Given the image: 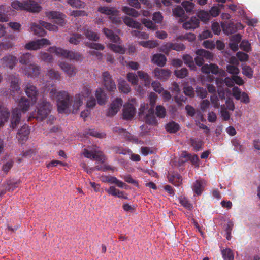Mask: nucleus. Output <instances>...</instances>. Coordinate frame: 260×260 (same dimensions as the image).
Instances as JSON below:
<instances>
[{"label": "nucleus", "instance_id": "obj_41", "mask_svg": "<svg viewBox=\"0 0 260 260\" xmlns=\"http://www.w3.org/2000/svg\"><path fill=\"white\" fill-rule=\"evenodd\" d=\"M139 44L144 47L148 48H153L158 45L157 41L153 40L140 41Z\"/></svg>", "mask_w": 260, "mask_h": 260}, {"label": "nucleus", "instance_id": "obj_37", "mask_svg": "<svg viewBox=\"0 0 260 260\" xmlns=\"http://www.w3.org/2000/svg\"><path fill=\"white\" fill-rule=\"evenodd\" d=\"M9 115V113L7 108L0 107V126L7 121Z\"/></svg>", "mask_w": 260, "mask_h": 260}, {"label": "nucleus", "instance_id": "obj_62", "mask_svg": "<svg viewBox=\"0 0 260 260\" xmlns=\"http://www.w3.org/2000/svg\"><path fill=\"white\" fill-rule=\"evenodd\" d=\"M182 5L187 12L192 11L194 7V4L193 3L188 1L183 2Z\"/></svg>", "mask_w": 260, "mask_h": 260}, {"label": "nucleus", "instance_id": "obj_29", "mask_svg": "<svg viewBox=\"0 0 260 260\" xmlns=\"http://www.w3.org/2000/svg\"><path fill=\"white\" fill-rule=\"evenodd\" d=\"M206 185V182L204 180H196L193 183L192 189L197 195H200L203 191Z\"/></svg>", "mask_w": 260, "mask_h": 260}, {"label": "nucleus", "instance_id": "obj_11", "mask_svg": "<svg viewBox=\"0 0 260 260\" xmlns=\"http://www.w3.org/2000/svg\"><path fill=\"white\" fill-rule=\"evenodd\" d=\"M83 154L85 157L91 159H94L98 162L104 164L105 161V157L103 155L102 153L99 150L94 149L89 151L85 149L83 152Z\"/></svg>", "mask_w": 260, "mask_h": 260}, {"label": "nucleus", "instance_id": "obj_17", "mask_svg": "<svg viewBox=\"0 0 260 260\" xmlns=\"http://www.w3.org/2000/svg\"><path fill=\"white\" fill-rule=\"evenodd\" d=\"M185 49V46L182 43H167L164 44L160 48V51L165 53H168L171 50L177 51H182Z\"/></svg>", "mask_w": 260, "mask_h": 260}, {"label": "nucleus", "instance_id": "obj_23", "mask_svg": "<svg viewBox=\"0 0 260 260\" xmlns=\"http://www.w3.org/2000/svg\"><path fill=\"white\" fill-rule=\"evenodd\" d=\"M221 26L223 31L228 34H232L238 30L242 29L244 27L243 25L240 23H237L235 25L233 23H230L226 27H225L224 24H222Z\"/></svg>", "mask_w": 260, "mask_h": 260}, {"label": "nucleus", "instance_id": "obj_35", "mask_svg": "<svg viewBox=\"0 0 260 260\" xmlns=\"http://www.w3.org/2000/svg\"><path fill=\"white\" fill-rule=\"evenodd\" d=\"M138 75L140 77V79L143 82L145 86H149L151 80L147 73L142 71H139L138 72Z\"/></svg>", "mask_w": 260, "mask_h": 260}, {"label": "nucleus", "instance_id": "obj_50", "mask_svg": "<svg viewBox=\"0 0 260 260\" xmlns=\"http://www.w3.org/2000/svg\"><path fill=\"white\" fill-rule=\"evenodd\" d=\"M222 254L224 260H234V255L230 249L227 248L223 250Z\"/></svg>", "mask_w": 260, "mask_h": 260}, {"label": "nucleus", "instance_id": "obj_4", "mask_svg": "<svg viewBox=\"0 0 260 260\" xmlns=\"http://www.w3.org/2000/svg\"><path fill=\"white\" fill-rule=\"evenodd\" d=\"M51 109L50 104L46 101L42 99L38 103L37 111L33 114L32 116L38 120H42L45 118L47 117V122L51 124L54 120V117L52 115H49Z\"/></svg>", "mask_w": 260, "mask_h": 260}, {"label": "nucleus", "instance_id": "obj_20", "mask_svg": "<svg viewBox=\"0 0 260 260\" xmlns=\"http://www.w3.org/2000/svg\"><path fill=\"white\" fill-rule=\"evenodd\" d=\"M136 112V108L133 104L126 103L123 106V117L125 119H130L135 115Z\"/></svg>", "mask_w": 260, "mask_h": 260}, {"label": "nucleus", "instance_id": "obj_31", "mask_svg": "<svg viewBox=\"0 0 260 260\" xmlns=\"http://www.w3.org/2000/svg\"><path fill=\"white\" fill-rule=\"evenodd\" d=\"M199 20L196 17L191 18L189 20L186 21L183 24L184 29H194L199 26Z\"/></svg>", "mask_w": 260, "mask_h": 260}, {"label": "nucleus", "instance_id": "obj_15", "mask_svg": "<svg viewBox=\"0 0 260 260\" xmlns=\"http://www.w3.org/2000/svg\"><path fill=\"white\" fill-rule=\"evenodd\" d=\"M102 79L104 85L107 90L112 91L116 89V85L108 72L103 73Z\"/></svg>", "mask_w": 260, "mask_h": 260}, {"label": "nucleus", "instance_id": "obj_9", "mask_svg": "<svg viewBox=\"0 0 260 260\" xmlns=\"http://www.w3.org/2000/svg\"><path fill=\"white\" fill-rule=\"evenodd\" d=\"M98 11L102 14L109 15V19L115 24H121V19L119 11L114 8L100 7Z\"/></svg>", "mask_w": 260, "mask_h": 260}, {"label": "nucleus", "instance_id": "obj_3", "mask_svg": "<svg viewBox=\"0 0 260 260\" xmlns=\"http://www.w3.org/2000/svg\"><path fill=\"white\" fill-rule=\"evenodd\" d=\"M150 102L151 106L150 107L148 104L143 103L141 105L139 114L141 117H143L146 122L150 124H155L157 122L156 119L153 107L157 99L156 95L151 92L149 96Z\"/></svg>", "mask_w": 260, "mask_h": 260}, {"label": "nucleus", "instance_id": "obj_51", "mask_svg": "<svg viewBox=\"0 0 260 260\" xmlns=\"http://www.w3.org/2000/svg\"><path fill=\"white\" fill-rule=\"evenodd\" d=\"M190 143L194 151H198L201 149L202 146V142L197 139H190Z\"/></svg>", "mask_w": 260, "mask_h": 260}, {"label": "nucleus", "instance_id": "obj_48", "mask_svg": "<svg viewBox=\"0 0 260 260\" xmlns=\"http://www.w3.org/2000/svg\"><path fill=\"white\" fill-rule=\"evenodd\" d=\"M183 60L191 70H194L196 68L192 57L189 55H185L183 56Z\"/></svg>", "mask_w": 260, "mask_h": 260}, {"label": "nucleus", "instance_id": "obj_64", "mask_svg": "<svg viewBox=\"0 0 260 260\" xmlns=\"http://www.w3.org/2000/svg\"><path fill=\"white\" fill-rule=\"evenodd\" d=\"M242 73L249 78H252L253 76V71L251 68L248 66H244L242 67Z\"/></svg>", "mask_w": 260, "mask_h": 260}, {"label": "nucleus", "instance_id": "obj_52", "mask_svg": "<svg viewBox=\"0 0 260 260\" xmlns=\"http://www.w3.org/2000/svg\"><path fill=\"white\" fill-rule=\"evenodd\" d=\"M179 203L184 207L187 209L188 210H191L192 208V206L190 203H189L188 201L186 198L183 196H180L178 198Z\"/></svg>", "mask_w": 260, "mask_h": 260}, {"label": "nucleus", "instance_id": "obj_60", "mask_svg": "<svg viewBox=\"0 0 260 260\" xmlns=\"http://www.w3.org/2000/svg\"><path fill=\"white\" fill-rule=\"evenodd\" d=\"M198 16L200 19L204 22L208 21L210 17L209 13L203 10L200 11L198 13Z\"/></svg>", "mask_w": 260, "mask_h": 260}, {"label": "nucleus", "instance_id": "obj_25", "mask_svg": "<svg viewBox=\"0 0 260 260\" xmlns=\"http://www.w3.org/2000/svg\"><path fill=\"white\" fill-rule=\"evenodd\" d=\"M25 92L27 95L30 98L33 102H36L39 96L36 87L31 85L28 84L25 88Z\"/></svg>", "mask_w": 260, "mask_h": 260}, {"label": "nucleus", "instance_id": "obj_40", "mask_svg": "<svg viewBox=\"0 0 260 260\" xmlns=\"http://www.w3.org/2000/svg\"><path fill=\"white\" fill-rule=\"evenodd\" d=\"M122 11L126 14L135 17H137L140 15V13L137 11L127 6L122 7Z\"/></svg>", "mask_w": 260, "mask_h": 260}, {"label": "nucleus", "instance_id": "obj_44", "mask_svg": "<svg viewBox=\"0 0 260 260\" xmlns=\"http://www.w3.org/2000/svg\"><path fill=\"white\" fill-rule=\"evenodd\" d=\"M196 54L198 56H202L204 58L211 59L213 58L212 54L204 49H199L196 51Z\"/></svg>", "mask_w": 260, "mask_h": 260}, {"label": "nucleus", "instance_id": "obj_12", "mask_svg": "<svg viewBox=\"0 0 260 260\" xmlns=\"http://www.w3.org/2000/svg\"><path fill=\"white\" fill-rule=\"evenodd\" d=\"M224 83L228 87H232L234 85V81L233 80V76L231 78L226 77L223 80L222 78H218L216 80V83L218 87V92L219 96L221 99L224 98V92L222 90V85Z\"/></svg>", "mask_w": 260, "mask_h": 260}, {"label": "nucleus", "instance_id": "obj_19", "mask_svg": "<svg viewBox=\"0 0 260 260\" xmlns=\"http://www.w3.org/2000/svg\"><path fill=\"white\" fill-rule=\"evenodd\" d=\"M30 31L32 32L35 35L42 37L44 36L46 32L44 30V27L40 24V20L38 23L31 22L29 24Z\"/></svg>", "mask_w": 260, "mask_h": 260}, {"label": "nucleus", "instance_id": "obj_54", "mask_svg": "<svg viewBox=\"0 0 260 260\" xmlns=\"http://www.w3.org/2000/svg\"><path fill=\"white\" fill-rule=\"evenodd\" d=\"M127 79L131 83L132 85H137L138 82V78L136 74L133 73H128L127 74Z\"/></svg>", "mask_w": 260, "mask_h": 260}, {"label": "nucleus", "instance_id": "obj_46", "mask_svg": "<svg viewBox=\"0 0 260 260\" xmlns=\"http://www.w3.org/2000/svg\"><path fill=\"white\" fill-rule=\"evenodd\" d=\"M84 33L86 37L90 40L96 41L99 39V36L97 34L88 29H85Z\"/></svg>", "mask_w": 260, "mask_h": 260}, {"label": "nucleus", "instance_id": "obj_59", "mask_svg": "<svg viewBox=\"0 0 260 260\" xmlns=\"http://www.w3.org/2000/svg\"><path fill=\"white\" fill-rule=\"evenodd\" d=\"M240 47L241 49L246 52H249L251 50L250 44L246 40L242 41L240 44Z\"/></svg>", "mask_w": 260, "mask_h": 260}, {"label": "nucleus", "instance_id": "obj_30", "mask_svg": "<svg viewBox=\"0 0 260 260\" xmlns=\"http://www.w3.org/2000/svg\"><path fill=\"white\" fill-rule=\"evenodd\" d=\"M173 92L176 94L175 96V102L178 104V105H181L183 102H185L186 98L183 95L180 96L179 95L180 89L178 85L176 83H173Z\"/></svg>", "mask_w": 260, "mask_h": 260}, {"label": "nucleus", "instance_id": "obj_33", "mask_svg": "<svg viewBox=\"0 0 260 260\" xmlns=\"http://www.w3.org/2000/svg\"><path fill=\"white\" fill-rule=\"evenodd\" d=\"M95 96L99 105L104 104L107 99V97L105 92L100 88H98L95 93Z\"/></svg>", "mask_w": 260, "mask_h": 260}, {"label": "nucleus", "instance_id": "obj_32", "mask_svg": "<svg viewBox=\"0 0 260 260\" xmlns=\"http://www.w3.org/2000/svg\"><path fill=\"white\" fill-rule=\"evenodd\" d=\"M60 68L69 76H74L76 73V70L72 66L64 62L59 63Z\"/></svg>", "mask_w": 260, "mask_h": 260}, {"label": "nucleus", "instance_id": "obj_13", "mask_svg": "<svg viewBox=\"0 0 260 260\" xmlns=\"http://www.w3.org/2000/svg\"><path fill=\"white\" fill-rule=\"evenodd\" d=\"M50 42L47 39H38L31 41L25 45V48L28 50H37L42 47L50 45Z\"/></svg>", "mask_w": 260, "mask_h": 260}, {"label": "nucleus", "instance_id": "obj_43", "mask_svg": "<svg viewBox=\"0 0 260 260\" xmlns=\"http://www.w3.org/2000/svg\"><path fill=\"white\" fill-rule=\"evenodd\" d=\"M40 24L44 28L50 31L56 32L58 30V27L54 24H52L42 20H40Z\"/></svg>", "mask_w": 260, "mask_h": 260}, {"label": "nucleus", "instance_id": "obj_53", "mask_svg": "<svg viewBox=\"0 0 260 260\" xmlns=\"http://www.w3.org/2000/svg\"><path fill=\"white\" fill-rule=\"evenodd\" d=\"M220 114L223 120L227 121L230 119V114L229 112L227 111V109L224 105H221L220 110Z\"/></svg>", "mask_w": 260, "mask_h": 260}, {"label": "nucleus", "instance_id": "obj_58", "mask_svg": "<svg viewBox=\"0 0 260 260\" xmlns=\"http://www.w3.org/2000/svg\"><path fill=\"white\" fill-rule=\"evenodd\" d=\"M132 34L133 36H135L140 39H147L149 38L148 34L145 32L134 30L132 32Z\"/></svg>", "mask_w": 260, "mask_h": 260}, {"label": "nucleus", "instance_id": "obj_56", "mask_svg": "<svg viewBox=\"0 0 260 260\" xmlns=\"http://www.w3.org/2000/svg\"><path fill=\"white\" fill-rule=\"evenodd\" d=\"M59 77V74L57 72L53 70H50L46 75V78H49L51 80L58 79Z\"/></svg>", "mask_w": 260, "mask_h": 260}, {"label": "nucleus", "instance_id": "obj_49", "mask_svg": "<svg viewBox=\"0 0 260 260\" xmlns=\"http://www.w3.org/2000/svg\"><path fill=\"white\" fill-rule=\"evenodd\" d=\"M169 181L175 186H179L182 183V178L180 175L176 174L169 178Z\"/></svg>", "mask_w": 260, "mask_h": 260}, {"label": "nucleus", "instance_id": "obj_7", "mask_svg": "<svg viewBox=\"0 0 260 260\" xmlns=\"http://www.w3.org/2000/svg\"><path fill=\"white\" fill-rule=\"evenodd\" d=\"M48 51L50 53L54 54L58 57L79 60L81 59V55L78 53L68 50L63 49L60 47L55 46L50 47Z\"/></svg>", "mask_w": 260, "mask_h": 260}, {"label": "nucleus", "instance_id": "obj_16", "mask_svg": "<svg viewBox=\"0 0 260 260\" xmlns=\"http://www.w3.org/2000/svg\"><path fill=\"white\" fill-rule=\"evenodd\" d=\"M232 94L237 100H240L242 103L248 104L249 102L248 94L245 92H242L240 89L237 86L232 88Z\"/></svg>", "mask_w": 260, "mask_h": 260}, {"label": "nucleus", "instance_id": "obj_26", "mask_svg": "<svg viewBox=\"0 0 260 260\" xmlns=\"http://www.w3.org/2000/svg\"><path fill=\"white\" fill-rule=\"evenodd\" d=\"M17 59L12 56H7L4 57L0 61V66L3 67H8L12 68L16 63Z\"/></svg>", "mask_w": 260, "mask_h": 260}, {"label": "nucleus", "instance_id": "obj_39", "mask_svg": "<svg viewBox=\"0 0 260 260\" xmlns=\"http://www.w3.org/2000/svg\"><path fill=\"white\" fill-rule=\"evenodd\" d=\"M118 89L121 92L124 93H128L131 90L129 85L124 80H119Z\"/></svg>", "mask_w": 260, "mask_h": 260}, {"label": "nucleus", "instance_id": "obj_21", "mask_svg": "<svg viewBox=\"0 0 260 260\" xmlns=\"http://www.w3.org/2000/svg\"><path fill=\"white\" fill-rule=\"evenodd\" d=\"M29 133L30 130L28 126L27 125H23L17 135V138L19 142L21 143L25 142L28 139Z\"/></svg>", "mask_w": 260, "mask_h": 260}, {"label": "nucleus", "instance_id": "obj_18", "mask_svg": "<svg viewBox=\"0 0 260 260\" xmlns=\"http://www.w3.org/2000/svg\"><path fill=\"white\" fill-rule=\"evenodd\" d=\"M122 105V101L120 98H116L113 100L107 112L108 116H113L115 115L120 110Z\"/></svg>", "mask_w": 260, "mask_h": 260}, {"label": "nucleus", "instance_id": "obj_57", "mask_svg": "<svg viewBox=\"0 0 260 260\" xmlns=\"http://www.w3.org/2000/svg\"><path fill=\"white\" fill-rule=\"evenodd\" d=\"M8 10H6L5 5H0V21L7 22L8 19L7 16L5 15V13H8Z\"/></svg>", "mask_w": 260, "mask_h": 260}, {"label": "nucleus", "instance_id": "obj_2", "mask_svg": "<svg viewBox=\"0 0 260 260\" xmlns=\"http://www.w3.org/2000/svg\"><path fill=\"white\" fill-rule=\"evenodd\" d=\"M10 80H11V90L14 93L13 95L14 99L18 103V107L13 110L11 123V126L15 128L19 122L21 112L25 113L28 110L30 103L26 98L20 96L22 91L18 84V78L15 76H12Z\"/></svg>", "mask_w": 260, "mask_h": 260}, {"label": "nucleus", "instance_id": "obj_28", "mask_svg": "<svg viewBox=\"0 0 260 260\" xmlns=\"http://www.w3.org/2000/svg\"><path fill=\"white\" fill-rule=\"evenodd\" d=\"M105 190L109 195L121 199L127 198V196L124 194L123 191L117 189L114 186H111L109 188L106 189Z\"/></svg>", "mask_w": 260, "mask_h": 260}, {"label": "nucleus", "instance_id": "obj_36", "mask_svg": "<svg viewBox=\"0 0 260 260\" xmlns=\"http://www.w3.org/2000/svg\"><path fill=\"white\" fill-rule=\"evenodd\" d=\"M186 110L187 111V112L188 114L190 116H193L196 115V119L198 118L199 120L203 121L204 120V118L203 116V114H202L201 112H198L197 113H195V110L194 109L189 105H187L185 107Z\"/></svg>", "mask_w": 260, "mask_h": 260}, {"label": "nucleus", "instance_id": "obj_38", "mask_svg": "<svg viewBox=\"0 0 260 260\" xmlns=\"http://www.w3.org/2000/svg\"><path fill=\"white\" fill-rule=\"evenodd\" d=\"M123 22L126 25L132 28H140L141 27V24L139 22L128 17H125L123 18Z\"/></svg>", "mask_w": 260, "mask_h": 260}, {"label": "nucleus", "instance_id": "obj_5", "mask_svg": "<svg viewBox=\"0 0 260 260\" xmlns=\"http://www.w3.org/2000/svg\"><path fill=\"white\" fill-rule=\"evenodd\" d=\"M32 58V55L29 53H26L21 56L19 61L21 64L28 67L24 69V73L28 76L35 77L39 74L40 69L36 65L30 63Z\"/></svg>", "mask_w": 260, "mask_h": 260}, {"label": "nucleus", "instance_id": "obj_34", "mask_svg": "<svg viewBox=\"0 0 260 260\" xmlns=\"http://www.w3.org/2000/svg\"><path fill=\"white\" fill-rule=\"evenodd\" d=\"M11 7L13 10L26 11L24 0L22 2L18 0H14L11 2Z\"/></svg>", "mask_w": 260, "mask_h": 260}, {"label": "nucleus", "instance_id": "obj_61", "mask_svg": "<svg viewBox=\"0 0 260 260\" xmlns=\"http://www.w3.org/2000/svg\"><path fill=\"white\" fill-rule=\"evenodd\" d=\"M142 23L148 29L154 30L156 29V26L153 22L150 20L147 19H143L142 20Z\"/></svg>", "mask_w": 260, "mask_h": 260}, {"label": "nucleus", "instance_id": "obj_42", "mask_svg": "<svg viewBox=\"0 0 260 260\" xmlns=\"http://www.w3.org/2000/svg\"><path fill=\"white\" fill-rule=\"evenodd\" d=\"M67 3L71 7L76 8H83L85 6L84 2L81 0H68Z\"/></svg>", "mask_w": 260, "mask_h": 260}, {"label": "nucleus", "instance_id": "obj_63", "mask_svg": "<svg viewBox=\"0 0 260 260\" xmlns=\"http://www.w3.org/2000/svg\"><path fill=\"white\" fill-rule=\"evenodd\" d=\"M83 37L79 34H74L70 39L69 42L71 44H77L82 40Z\"/></svg>", "mask_w": 260, "mask_h": 260}, {"label": "nucleus", "instance_id": "obj_14", "mask_svg": "<svg viewBox=\"0 0 260 260\" xmlns=\"http://www.w3.org/2000/svg\"><path fill=\"white\" fill-rule=\"evenodd\" d=\"M26 11L32 13H39L42 8L40 6V0H24Z\"/></svg>", "mask_w": 260, "mask_h": 260}, {"label": "nucleus", "instance_id": "obj_10", "mask_svg": "<svg viewBox=\"0 0 260 260\" xmlns=\"http://www.w3.org/2000/svg\"><path fill=\"white\" fill-rule=\"evenodd\" d=\"M45 15L49 19H55V22L61 26H63L66 23V15L60 12H46Z\"/></svg>", "mask_w": 260, "mask_h": 260}, {"label": "nucleus", "instance_id": "obj_8", "mask_svg": "<svg viewBox=\"0 0 260 260\" xmlns=\"http://www.w3.org/2000/svg\"><path fill=\"white\" fill-rule=\"evenodd\" d=\"M202 72L207 74L210 73H212L215 75L218 74L221 77H225L226 75L224 70H219L217 65L212 63L204 64L202 68ZM207 78L208 81L211 82L213 81L214 77L213 75H208Z\"/></svg>", "mask_w": 260, "mask_h": 260}, {"label": "nucleus", "instance_id": "obj_24", "mask_svg": "<svg viewBox=\"0 0 260 260\" xmlns=\"http://www.w3.org/2000/svg\"><path fill=\"white\" fill-rule=\"evenodd\" d=\"M153 74L155 77L159 79L166 80L170 77L171 72L169 70L157 68L153 71Z\"/></svg>", "mask_w": 260, "mask_h": 260}, {"label": "nucleus", "instance_id": "obj_27", "mask_svg": "<svg viewBox=\"0 0 260 260\" xmlns=\"http://www.w3.org/2000/svg\"><path fill=\"white\" fill-rule=\"evenodd\" d=\"M151 61L159 67H163L166 64L167 59L164 55L157 53L152 55Z\"/></svg>", "mask_w": 260, "mask_h": 260}, {"label": "nucleus", "instance_id": "obj_55", "mask_svg": "<svg viewBox=\"0 0 260 260\" xmlns=\"http://www.w3.org/2000/svg\"><path fill=\"white\" fill-rule=\"evenodd\" d=\"M227 72L233 75H238L240 73V70L236 65H228L226 66Z\"/></svg>", "mask_w": 260, "mask_h": 260}, {"label": "nucleus", "instance_id": "obj_1", "mask_svg": "<svg viewBox=\"0 0 260 260\" xmlns=\"http://www.w3.org/2000/svg\"><path fill=\"white\" fill-rule=\"evenodd\" d=\"M91 93L90 87L87 85L84 86L79 94L75 95L73 100L66 91L57 92L54 88L50 90L51 97L56 98L58 111L64 113L71 111L74 113H77L83 105V101L89 97Z\"/></svg>", "mask_w": 260, "mask_h": 260}, {"label": "nucleus", "instance_id": "obj_6", "mask_svg": "<svg viewBox=\"0 0 260 260\" xmlns=\"http://www.w3.org/2000/svg\"><path fill=\"white\" fill-rule=\"evenodd\" d=\"M103 31L106 37L112 42L118 44L121 43L120 38L117 35H114L112 30L108 28H104ZM108 47L116 53L124 54L125 52V48L120 45L109 44Z\"/></svg>", "mask_w": 260, "mask_h": 260}, {"label": "nucleus", "instance_id": "obj_47", "mask_svg": "<svg viewBox=\"0 0 260 260\" xmlns=\"http://www.w3.org/2000/svg\"><path fill=\"white\" fill-rule=\"evenodd\" d=\"M179 128V125L172 121L168 123L166 126V130L170 133H175Z\"/></svg>", "mask_w": 260, "mask_h": 260}, {"label": "nucleus", "instance_id": "obj_45", "mask_svg": "<svg viewBox=\"0 0 260 260\" xmlns=\"http://www.w3.org/2000/svg\"><path fill=\"white\" fill-rule=\"evenodd\" d=\"M232 143L234 146V150L238 152H242L243 151V147L241 144L240 142L237 138H234L232 140Z\"/></svg>", "mask_w": 260, "mask_h": 260}, {"label": "nucleus", "instance_id": "obj_22", "mask_svg": "<svg viewBox=\"0 0 260 260\" xmlns=\"http://www.w3.org/2000/svg\"><path fill=\"white\" fill-rule=\"evenodd\" d=\"M103 182L115 184L120 188L127 189V185L124 182L114 176H106L102 180Z\"/></svg>", "mask_w": 260, "mask_h": 260}]
</instances>
